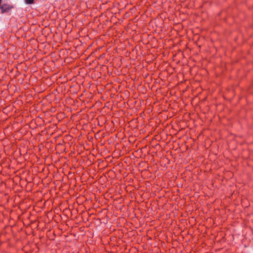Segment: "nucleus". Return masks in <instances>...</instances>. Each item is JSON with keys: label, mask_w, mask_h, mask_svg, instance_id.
I'll use <instances>...</instances> for the list:
<instances>
[{"label": "nucleus", "mask_w": 253, "mask_h": 253, "mask_svg": "<svg viewBox=\"0 0 253 253\" xmlns=\"http://www.w3.org/2000/svg\"><path fill=\"white\" fill-rule=\"evenodd\" d=\"M11 8V7L8 4H4L2 5L0 7V9L1 10V12L4 13L8 11Z\"/></svg>", "instance_id": "obj_1"}, {"label": "nucleus", "mask_w": 253, "mask_h": 253, "mask_svg": "<svg viewBox=\"0 0 253 253\" xmlns=\"http://www.w3.org/2000/svg\"><path fill=\"white\" fill-rule=\"evenodd\" d=\"M35 0H25V2L26 4H30L34 2Z\"/></svg>", "instance_id": "obj_2"}]
</instances>
